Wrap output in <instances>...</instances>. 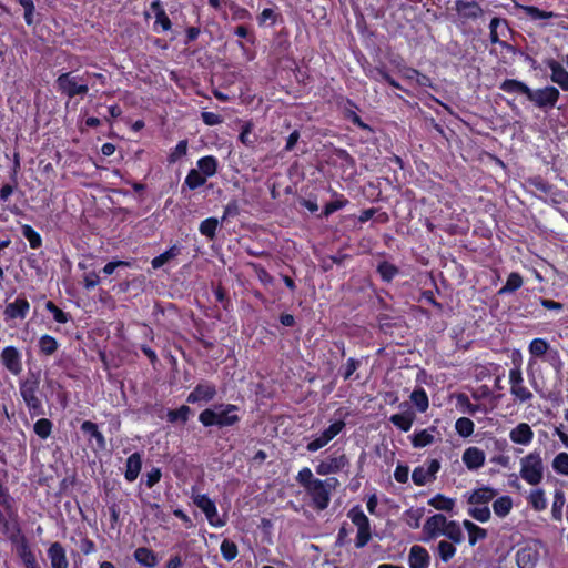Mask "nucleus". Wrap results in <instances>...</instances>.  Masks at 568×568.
<instances>
[{
  "instance_id": "nucleus-1",
  "label": "nucleus",
  "mask_w": 568,
  "mask_h": 568,
  "mask_svg": "<svg viewBox=\"0 0 568 568\" xmlns=\"http://www.w3.org/2000/svg\"><path fill=\"white\" fill-rule=\"evenodd\" d=\"M499 89L509 94L525 95L536 108L546 112L555 109L560 99V91L554 85L531 89L517 79H505L499 84Z\"/></svg>"
},
{
  "instance_id": "nucleus-2",
  "label": "nucleus",
  "mask_w": 568,
  "mask_h": 568,
  "mask_svg": "<svg viewBox=\"0 0 568 568\" xmlns=\"http://www.w3.org/2000/svg\"><path fill=\"white\" fill-rule=\"evenodd\" d=\"M40 387V379L37 375L31 374L20 383V395L30 410L31 416L43 415V406L41 399L38 397Z\"/></svg>"
},
{
  "instance_id": "nucleus-3",
  "label": "nucleus",
  "mask_w": 568,
  "mask_h": 568,
  "mask_svg": "<svg viewBox=\"0 0 568 568\" xmlns=\"http://www.w3.org/2000/svg\"><path fill=\"white\" fill-rule=\"evenodd\" d=\"M339 485L335 477L326 478L325 480L315 479V481L306 489L311 496L312 501L318 510H324L328 507L331 501V494Z\"/></svg>"
},
{
  "instance_id": "nucleus-4",
  "label": "nucleus",
  "mask_w": 568,
  "mask_h": 568,
  "mask_svg": "<svg viewBox=\"0 0 568 568\" xmlns=\"http://www.w3.org/2000/svg\"><path fill=\"white\" fill-rule=\"evenodd\" d=\"M57 91L69 99L77 95H85L89 92V84L84 75H74L73 72L61 73L55 79Z\"/></svg>"
},
{
  "instance_id": "nucleus-5",
  "label": "nucleus",
  "mask_w": 568,
  "mask_h": 568,
  "mask_svg": "<svg viewBox=\"0 0 568 568\" xmlns=\"http://www.w3.org/2000/svg\"><path fill=\"white\" fill-rule=\"evenodd\" d=\"M542 460L539 453H530L520 459V476L530 485H538L542 479Z\"/></svg>"
},
{
  "instance_id": "nucleus-6",
  "label": "nucleus",
  "mask_w": 568,
  "mask_h": 568,
  "mask_svg": "<svg viewBox=\"0 0 568 568\" xmlns=\"http://www.w3.org/2000/svg\"><path fill=\"white\" fill-rule=\"evenodd\" d=\"M348 517L357 527L356 547L363 548L371 540V525L368 517L358 507H354L348 511Z\"/></svg>"
},
{
  "instance_id": "nucleus-7",
  "label": "nucleus",
  "mask_w": 568,
  "mask_h": 568,
  "mask_svg": "<svg viewBox=\"0 0 568 568\" xmlns=\"http://www.w3.org/2000/svg\"><path fill=\"white\" fill-rule=\"evenodd\" d=\"M193 503L205 514L211 526L222 527L225 525V521L222 520L217 514L215 503L211 498H209L207 495H194Z\"/></svg>"
},
{
  "instance_id": "nucleus-8",
  "label": "nucleus",
  "mask_w": 568,
  "mask_h": 568,
  "mask_svg": "<svg viewBox=\"0 0 568 568\" xmlns=\"http://www.w3.org/2000/svg\"><path fill=\"white\" fill-rule=\"evenodd\" d=\"M510 394L521 403L532 398V393L524 385L523 374L519 367L509 372Z\"/></svg>"
},
{
  "instance_id": "nucleus-9",
  "label": "nucleus",
  "mask_w": 568,
  "mask_h": 568,
  "mask_svg": "<svg viewBox=\"0 0 568 568\" xmlns=\"http://www.w3.org/2000/svg\"><path fill=\"white\" fill-rule=\"evenodd\" d=\"M454 9L463 22L468 20L475 21L484 14L480 4L474 0H456Z\"/></svg>"
},
{
  "instance_id": "nucleus-10",
  "label": "nucleus",
  "mask_w": 568,
  "mask_h": 568,
  "mask_svg": "<svg viewBox=\"0 0 568 568\" xmlns=\"http://www.w3.org/2000/svg\"><path fill=\"white\" fill-rule=\"evenodd\" d=\"M345 427V423L343 420H338L333 423L328 428H326L318 437L311 440L306 448L308 452H316L324 446H326L335 436H337L342 429Z\"/></svg>"
},
{
  "instance_id": "nucleus-11",
  "label": "nucleus",
  "mask_w": 568,
  "mask_h": 568,
  "mask_svg": "<svg viewBox=\"0 0 568 568\" xmlns=\"http://www.w3.org/2000/svg\"><path fill=\"white\" fill-rule=\"evenodd\" d=\"M424 225L430 233H434L439 237V245H452L449 241H445L443 239V233L447 234L448 236H454L460 233V227L454 223L442 224L435 223L432 219H426Z\"/></svg>"
},
{
  "instance_id": "nucleus-12",
  "label": "nucleus",
  "mask_w": 568,
  "mask_h": 568,
  "mask_svg": "<svg viewBox=\"0 0 568 568\" xmlns=\"http://www.w3.org/2000/svg\"><path fill=\"white\" fill-rule=\"evenodd\" d=\"M348 465V459L344 454L332 455L327 459L322 460L316 466V473L322 476L336 474Z\"/></svg>"
},
{
  "instance_id": "nucleus-13",
  "label": "nucleus",
  "mask_w": 568,
  "mask_h": 568,
  "mask_svg": "<svg viewBox=\"0 0 568 568\" xmlns=\"http://www.w3.org/2000/svg\"><path fill=\"white\" fill-rule=\"evenodd\" d=\"M216 395V387L210 382H201L189 394L187 403L195 404L197 402H210Z\"/></svg>"
},
{
  "instance_id": "nucleus-14",
  "label": "nucleus",
  "mask_w": 568,
  "mask_h": 568,
  "mask_svg": "<svg viewBox=\"0 0 568 568\" xmlns=\"http://www.w3.org/2000/svg\"><path fill=\"white\" fill-rule=\"evenodd\" d=\"M341 99L345 101V106L343 109L344 118L347 121L352 122L357 128H359L361 130L373 133V128L369 124L365 123L356 113V110L358 109L357 104L349 98L341 97Z\"/></svg>"
},
{
  "instance_id": "nucleus-15",
  "label": "nucleus",
  "mask_w": 568,
  "mask_h": 568,
  "mask_svg": "<svg viewBox=\"0 0 568 568\" xmlns=\"http://www.w3.org/2000/svg\"><path fill=\"white\" fill-rule=\"evenodd\" d=\"M546 67L550 70L551 82L556 83L561 90L568 91V71L562 64L555 59H548Z\"/></svg>"
},
{
  "instance_id": "nucleus-16",
  "label": "nucleus",
  "mask_w": 568,
  "mask_h": 568,
  "mask_svg": "<svg viewBox=\"0 0 568 568\" xmlns=\"http://www.w3.org/2000/svg\"><path fill=\"white\" fill-rule=\"evenodd\" d=\"M539 560V551L536 545L521 547L516 554L519 568H534Z\"/></svg>"
},
{
  "instance_id": "nucleus-17",
  "label": "nucleus",
  "mask_w": 568,
  "mask_h": 568,
  "mask_svg": "<svg viewBox=\"0 0 568 568\" xmlns=\"http://www.w3.org/2000/svg\"><path fill=\"white\" fill-rule=\"evenodd\" d=\"M486 459L485 453L476 446L466 448L462 460L469 470H477L484 466Z\"/></svg>"
},
{
  "instance_id": "nucleus-18",
  "label": "nucleus",
  "mask_w": 568,
  "mask_h": 568,
  "mask_svg": "<svg viewBox=\"0 0 568 568\" xmlns=\"http://www.w3.org/2000/svg\"><path fill=\"white\" fill-rule=\"evenodd\" d=\"M30 308L27 298L19 296L13 302H9L4 308V316L8 320H24Z\"/></svg>"
},
{
  "instance_id": "nucleus-19",
  "label": "nucleus",
  "mask_w": 568,
  "mask_h": 568,
  "mask_svg": "<svg viewBox=\"0 0 568 568\" xmlns=\"http://www.w3.org/2000/svg\"><path fill=\"white\" fill-rule=\"evenodd\" d=\"M1 361L6 368L14 375L22 371L20 354L13 346L6 347L1 353Z\"/></svg>"
},
{
  "instance_id": "nucleus-20",
  "label": "nucleus",
  "mask_w": 568,
  "mask_h": 568,
  "mask_svg": "<svg viewBox=\"0 0 568 568\" xmlns=\"http://www.w3.org/2000/svg\"><path fill=\"white\" fill-rule=\"evenodd\" d=\"M447 523L448 521L444 515L436 514L426 520L424 524V531L429 536V538H435L443 535Z\"/></svg>"
},
{
  "instance_id": "nucleus-21",
  "label": "nucleus",
  "mask_w": 568,
  "mask_h": 568,
  "mask_svg": "<svg viewBox=\"0 0 568 568\" xmlns=\"http://www.w3.org/2000/svg\"><path fill=\"white\" fill-rule=\"evenodd\" d=\"M48 558L52 568H68L65 550L60 542H53L48 549Z\"/></svg>"
},
{
  "instance_id": "nucleus-22",
  "label": "nucleus",
  "mask_w": 568,
  "mask_h": 568,
  "mask_svg": "<svg viewBox=\"0 0 568 568\" xmlns=\"http://www.w3.org/2000/svg\"><path fill=\"white\" fill-rule=\"evenodd\" d=\"M217 410V426H232L239 422V416L236 414H232L237 410V407L232 404L220 405L215 407Z\"/></svg>"
},
{
  "instance_id": "nucleus-23",
  "label": "nucleus",
  "mask_w": 568,
  "mask_h": 568,
  "mask_svg": "<svg viewBox=\"0 0 568 568\" xmlns=\"http://www.w3.org/2000/svg\"><path fill=\"white\" fill-rule=\"evenodd\" d=\"M513 443L519 445H528L534 438V432L527 423H520L509 433Z\"/></svg>"
},
{
  "instance_id": "nucleus-24",
  "label": "nucleus",
  "mask_w": 568,
  "mask_h": 568,
  "mask_svg": "<svg viewBox=\"0 0 568 568\" xmlns=\"http://www.w3.org/2000/svg\"><path fill=\"white\" fill-rule=\"evenodd\" d=\"M500 27H503V29H508L507 20L499 17H494L489 23L490 42L493 44H499L500 47L506 48L509 51L514 50V47L511 44L500 40L499 33H497V29H499Z\"/></svg>"
},
{
  "instance_id": "nucleus-25",
  "label": "nucleus",
  "mask_w": 568,
  "mask_h": 568,
  "mask_svg": "<svg viewBox=\"0 0 568 568\" xmlns=\"http://www.w3.org/2000/svg\"><path fill=\"white\" fill-rule=\"evenodd\" d=\"M332 195H333L334 200L327 202L324 205L320 217L327 219L328 216H331L336 211L342 210V209L346 207L349 204V200L347 197H345L344 194H341V193H338L336 191H333Z\"/></svg>"
},
{
  "instance_id": "nucleus-26",
  "label": "nucleus",
  "mask_w": 568,
  "mask_h": 568,
  "mask_svg": "<svg viewBox=\"0 0 568 568\" xmlns=\"http://www.w3.org/2000/svg\"><path fill=\"white\" fill-rule=\"evenodd\" d=\"M410 568H428L429 555L427 550L420 546H413L408 556Z\"/></svg>"
},
{
  "instance_id": "nucleus-27",
  "label": "nucleus",
  "mask_w": 568,
  "mask_h": 568,
  "mask_svg": "<svg viewBox=\"0 0 568 568\" xmlns=\"http://www.w3.org/2000/svg\"><path fill=\"white\" fill-rule=\"evenodd\" d=\"M18 556L23 561L27 568H39L34 555L32 554L28 541L24 537H21L16 545Z\"/></svg>"
},
{
  "instance_id": "nucleus-28",
  "label": "nucleus",
  "mask_w": 568,
  "mask_h": 568,
  "mask_svg": "<svg viewBox=\"0 0 568 568\" xmlns=\"http://www.w3.org/2000/svg\"><path fill=\"white\" fill-rule=\"evenodd\" d=\"M142 468V457L140 453H133L126 459L124 477L128 481H134Z\"/></svg>"
},
{
  "instance_id": "nucleus-29",
  "label": "nucleus",
  "mask_w": 568,
  "mask_h": 568,
  "mask_svg": "<svg viewBox=\"0 0 568 568\" xmlns=\"http://www.w3.org/2000/svg\"><path fill=\"white\" fill-rule=\"evenodd\" d=\"M415 417H416L415 413L413 410L408 409L400 414L392 415L389 420L393 425H395L402 432H408L412 428Z\"/></svg>"
},
{
  "instance_id": "nucleus-30",
  "label": "nucleus",
  "mask_w": 568,
  "mask_h": 568,
  "mask_svg": "<svg viewBox=\"0 0 568 568\" xmlns=\"http://www.w3.org/2000/svg\"><path fill=\"white\" fill-rule=\"evenodd\" d=\"M196 165L205 178H211L217 172L219 161L214 155H205L197 160Z\"/></svg>"
},
{
  "instance_id": "nucleus-31",
  "label": "nucleus",
  "mask_w": 568,
  "mask_h": 568,
  "mask_svg": "<svg viewBox=\"0 0 568 568\" xmlns=\"http://www.w3.org/2000/svg\"><path fill=\"white\" fill-rule=\"evenodd\" d=\"M207 178H205L197 169H191L186 174L184 182L182 184V191L190 190L194 191L206 183Z\"/></svg>"
},
{
  "instance_id": "nucleus-32",
  "label": "nucleus",
  "mask_w": 568,
  "mask_h": 568,
  "mask_svg": "<svg viewBox=\"0 0 568 568\" xmlns=\"http://www.w3.org/2000/svg\"><path fill=\"white\" fill-rule=\"evenodd\" d=\"M372 219H374V221L376 223L383 224V223L388 222L389 216L386 212L381 211V209H378V207H369V209L363 210L357 217V220L361 224H364Z\"/></svg>"
},
{
  "instance_id": "nucleus-33",
  "label": "nucleus",
  "mask_w": 568,
  "mask_h": 568,
  "mask_svg": "<svg viewBox=\"0 0 568 568\" xmlns=\"http://www.w3.org/2000/svg\"><path fill=\"white\" fill-rule=\"evenodd\" d=\"M253 131L254 123L248 120L242 124L241 132L239 134V141L250 149L254 148L255 143L257 142V135Z\"/></svg>"
},
{
  "instance_id": "nucleus-34",
  "label": "nucleus",
  "mask_w": 568,
  "mask_h": 568,
  "mask_svg": "<svg viewBox=\"0 0 568 568\" xmlns=\"http://www.w3.org/2000/svg\"><path fill=\"white\" fill-rule=\"evenodd\" d=\"M20 235L29 242L31 248H39L42 245L40 233L29 224L20 226Z\"/></svg>"
},
{
  "instance_id": "nucleus-35",
  "label": "nucleus",
  "mask_w": 568,
  "mask_h": 568,
  "mask_svg": "<svg viewBox=\"0 0 568 568\" xmlns=\"http://www.w3.org/2000/svg\"><path fill=\"white\" fill-rule=\"evenodd\" d=\"M496 490L489 487H483L477 490H475L468 501L469 504H478V505H486L488 501H490L496 496Z\"/></svg>"
},
{
  "instance_id": "nucleus-36",
  "label": "nucleus",
  "mask_w": 568,
  "mask_h": 568,
  "mask_svg": "<svg viewBox=\"0 0 568 568\" xmlns=\"http://www.w3.org/2000/svg\"><path fill=\"white\" fill-rule=\"evenodd\" d=\"M189 150V142L186 139H183L178 142V144L172 148L168 154L166 162L169 165L175 164L179 162L182 158H184L187 154Z\"/></svg>"
},
{
  "instance_id": "nucleus-37",
  "label": "nucleus",
  "mask_w": 568,
  "mask_h": 568,
  "mask_svg": "<svg viewBox=\"0 0 568 568\" xmlns=\"http://www.w3.org/2000/svg\"><path fill=\"white\" fill-rule=\"evenodd\" d=\"M135 560L145 566V567H154L158 562L154 552L145 547H140L134 551Z\"/></svg>"
},
{
  "instance_id": "nucleus-38",
  "label": "nucleus",
  "mask_w": 568,
  "mask_h": 568,
  "mask_svg": "<svg viewBox=\"0 0 568 568\" xmlns=\"http://www.w3.org/2000/svg\"><path fill=\"white\" fill-rule=\"evenodd\" d=\"M81 429L90 435L91 437H93L95 440H97V444H98V447L100 449H104L105 448V438L104 436L102 435V433L98 429V426L97 424L90 422V420H85L82 423L81 425Z\"/></svg>"
},
{
  "instance_id": "nucleus-39",
  "label": "nucleus",
  "mask_w": 568,
  "mask_h": 568,
  "mask_svg": "<svg viewBox=\"0 0 568 568\" xmlns=\"http://www.w3.org/2000/svg\"><path fill=\"white\" fill-rule=\"evenodd\" d=\"M463 525L468 532L469 544L471 546H474L477 540L484 539L486 537V530L475 525L470 520H464Z\"/></svg>"
},
{
  "instance_id": "nucleus-40",
  "label": "nucleus",
  "mask_w": 568,
  "mask_h": 568,
  "mask_svg": "<svg viewBox=\"0 0 568 568\" xmlns=\"http://www.w3.org/2000/svg\"><path fill=\"white\" fill-rule=\"evenodd\" d=\"M523 285V277L518 273H510L506 284L498 291L499 295L513 293Z\"/></svg>"
},
{
  "instance_id": "nucleus-41",
  "label": "nucleus",
  "mask_w": 568,
  "mask_h": 568,
  "mask_svg": "<svg viewBox=\"0 0 568 568\" xmlns=\"http://www.w3.org/2000/svg\"><path fill=\"white\" fill-rule=\"evenodd\" d=\"M428 504L438 510L450 511L455 505L454 499L437 494L428 500Z\"/></svg>"
},
{
  "instance_id": "nucleus-42",
  "label": "nucleus",
  "mask_w": 568,
  "mask_h": 568,
  "mask_svg": "<svg viewBox=\"0 0 568 568\" xmlns=\"http://www.w3.org/2000/svg\"><path fill=\"white\" fill-rule=\"evenodd\" d=\"M410 400L420 413L427 410L429 402L426 392L422 388L415 389L410 395Z\"/></svg>"
},
{
  "instance_id": "nucleus-43",
  "label": "nucleus",
  "mask_w": 568,
  "mask_h": 568,
  "mask_svg": "<svg viewBox=\"0 0 568 568\" xmlns=\"http://www.w3.org/2000/svg\"><path fill=\"white\" fill-rule=\"evenodd\" d=\"M511 507L513 501L511 498L508 496L500 497L493 504L494 513L499 517H505L506 515H508Z\"/></svg>"
},
{
  "instance_id": "nucleus-44",
  "label": "nucleus",
  "mask_w": 568,
  "mask_h": 568,
  "mask_svg": "<svg viewBox=\"0 0 568 568\" xmlns=\"http://www.w3.org/2000/svg\"><path fill=\"white\" fill-rule=\"evenodd\" d=\"M524 11L531 20H542L557 17L555 12L545 11L535 6H526L524 7Z\"/></svg>"
},
{
  "instance_id": "nucleus-45",
  "label": "nucleus",
  "mask_w": 568,
  "mask_h": 568,
  "mask_svg": "<svg viewBox=\"0 0 568 568\" xmlns=\"http://www.w3.org/2000/svg\"><path fill=\"white\" fill-rule=\"evenodd\" d=\"M443 535L448 537L450 540H453L456 544L462 542L464 539V534H463L459 525L456 521H448Z\"/></svg>"
},
{
  "instance_id": "nucleus-46",
  "label": "nucleus",
  "mask_w": 568,
  "mask_h": 568,
  "mask_svg": "<svg viewBox=\"0 0 568 568\" xmlns=\"http://www.w3.org/2000/svg\"><path fill=\"white\" fill-rule=\"evenodd\" d=\"M529 501L532 508L537 511L544 510L547 507L545 493L541 489H535L529 495Z\"/></svg>"
},
{
  "instance_id": "nucleus-47",
  "label": "nucleus",
  "mask_w": 568,
  "mask_h": 568,
  "mask_svg": "<svg viewBox=\"0 0 568 568\" xmlns=\"http://www.w3.org/2000/svg\"><path fill=\"white\" fill-rule=\"evenodd\" d=\"M565 495L561 490H556L551 507V514L554 519L560 520L562 516V507L565 505Z\"/></svg>"
},
{
  "instance_id": "nucleus-48",
  "label": "nucleus",
  "mask_w": 568,
  "mask_h": 568,
  "mask_svg": "<svg viewBox=\"0 0 568 568\" xmlns=\"http://www.w3.org/2000/svg\"><path fill=\"white\" fill-rule=\"evenodd\" d=\"M217 225H219L217 219L207 217L201 222L200 232H201V234L212 239L215 235Z\"/></svg>"
},
{
  "instance_id": "nucleus-49",
  "label": "nucleus",
  "mask_w": 568,
  "mask_h": 568,
  "mask_svg": "<svg viewBox=\"0 0 568 568\" xmlns=\"http://www.w3.org/2000/svg\"><path fill=\"white\" fill-rule=\"evenodd\" d=\"M39 346L45 355H52L58 349V342L50 335H43L39 341Z\"/></svg>"
},
{
  "instance_id": "nucleus-50",
  "label": "nucleus",
  "mask_w": 568,
  "mask_h": 568,
  "mask_svg": "<svg viewBox=\"0 0 568 568\" xmlns=\"http://www.w3.org/2000/svg\"><path fill=\"white\" fill-rule=\"evenodd\" d=\"M434 442V436L430 430L424 429L416 433L413 437L414 447H425Z\"/></svg>"
},
{
  "instance_id": "nucleus-51",
  "label": "nucleus",
  "mask_w": 568,
  "mask_h": 568,
  "mask_svg": "<svg viewBox=\"0 0 568 568\" xmlns=\"http://www.w3.org/2000/svg\"><path fill=\"white\" fill-rule=\"evenodd\" d=\"M456 430L463 437H468L474 433V423L467 417H460L456 422Z\"/></svg>"
},
{
  "instance_id": "nucleus-52",
  "label": "nucleus",
  "mask_w": 568,
  "mask_h": 568,
  "mask_svg": "<svg viewBox=\"0 0 568 568\" xmlns=\"http://www.w3.org/2000/svg\"><path fill=\"white\" fill-rule=\"evenodd\" d=\"M172 28V22H171V19L169 18V16L165 13H161V14H158V17L155 18V21L153 23V31L159 33V32H166L169 30H171Z\"/></svg>"
},
{
  "instance_id": "nucleus-53",
  "label": "nucleus",
  "mask_w": 568,
  "mask_h": 568,
  "mask_svg": "<svg viewBox=\"0 0 568 568\" xmlns=\"http://www.w3.org/2000/svg\"><path fill=\"white\" fill-rule=\"evenodd\" d=\"M52 430V423L47 418H41L34 424V433L45 439L50 436Z\"/></svg>"
},
{
  "instance_id": "nucleus-54",
  "label": "nucleus",
  "mask_w": 568,
  "mask_h": 568,
  "mask_svg": "<svg viewBox=\"0 0 568 568\" xmlns=\"http://www.w3.org/2000/svg\"><path fill=\"white\" fill-rule=\"evenodd\" d=\"M549 349V344L542 338H535L529 344V352L534 356H542Z\"/></svg>"
},
{
  "instance_id": "nucleus-55",
  "label": "nucleus",
  "mask_w": 568,
  "mask_h": 568,
  "mask_svg": "<svg viewBox=\"0 0 568 568\" xmlns=\"http://www.w3.org/2000/svg\"><path fill=\"white\" fill-rule=\"evenodd\" d=\"M237 546L233 541L229 539L222 541L221 554L225 560H233L237 556Z\"/></svg>"
},
{
  "instance_id": "nucleus-56",
  "label": "nucleus",
  "mask_w": 568,
  "mask_h": 568,
  "mask_svg": "<svg viewBox=\"0 0 568 568\" xmlns=\"http://www.w3.org/2000/svg\"><path fill=\"white\" fill-rule=\"evenodd\" d=\"M437 550L440 559L445 562L453 558L456 552V548L453 546V544L446 540L439 541Z\"/></svg>"
},
{
  "instance_id": "nucleus-57",
  "label": "nucleus",
  "mask_w": 568,
  "mask_h": 568,
  "mask_svg": "<svg viewBox=\"0 0 568 568\" xmlns=\"http://www.w3.org/2000/svg\"><path fill=\"white\" fill-rule=\"evenodd\" d=\"M552 467L557 473L568 476V454L567 453L558 454L554 458Z\"/></svg>"
},
{
  "instance_id": "nucleus-58",
  "label": "nucleus",
  "mask_w": 568,
  "mask_h": 568,
  "mask_svg": "<svg viewBox=\"0 0 568 568\" xmlns=\"http://www.w3.org/2000/svg\"><path fill=\"white\" fill-rule=\"evenodd\" d=\"M377 271L381 274L382 278L387 282L392 281L393 277L398 273L397 267L387 262L381 263L377 267Z\"/></svg>"
},
{
  "instance_id": "nucleus-59",
  "label": "nucleus",
  "mask_w": 568,
  "mask_h": 568,
  "mask_svg": "<svg viewBox=\"0 0 568 568\" xmlns=\"http://www.w3.org/2000/svg\"><path fill=\"white\" fill-rule=\"evenodd\" d=\"M406 516V523L412 528H418L420 524V519L424 516V509L417 508V509H409L405 514Z\"/></svg>"
},
{
  "instance_id": "nucleus-60",
  "label": "nucleus",
  "mask_w": 568,
  "mask_h": 568,
  "mask_svg": "<svg viewBox=\"0 0 568 568\" xmlns=\"http://www.w3.org/2000/svg\"><path fill=\"white\" fill-rule=\"evenodd\" d=\"M190 412V407L183 405L179 409L170 410L168 413V418L171 423H174L176 420H182L183 423H185L189 418Z\"/></svg>"
},
{
  "instance_id": "nucleus-61",
  "label": "nucleus",
  "mask_w": 568,
  "mask_h": 568,
  "mask_svg": "<svg viewBox=\"0 0 568 568\" xmlns=\"http://www.w3.org/2000/svg\"><path fill=\"white\" fill-rule=\"evenodd\" d=\"M216 417H217V410H215V408L214 409L206 408L200 414L199 419L204 426L207 427V426L217 425Z\"/></svg>"
},
{
  "instance_id": "nucleus-62",
  "label": "nucleus",
  "mask_w": 568,
  "mask_h": 568,
  "mask_svg": "<svg viewBox=\"0 0 568 568\" xmlns=\"http://www.w3.org/2000/svg\"><path fill=\"white\" fill-rule=\"evenodd\" d=\"M315 479L316 478L313 477L312 470L307 467L301 469L296 477V480L305 488V490L315 481Z\"/></svg>"
},
{
  "instance_id": "nucleus-63",
  "label": "nucleus",
  "mask_w": 568,
  "mask_h": 568,
  "mask_svg": "<svg viewBox=\"0 0 568 568\" xmlns=\"http://www.w3.org/2000/svg\"><path fill=\"white\" fill-rule=\"evenodd\" d=\"M278 14L272 8H265L257 16V22L260 26L265 24L267 21H271V24L274 26L277 22Z\"/></svg>"
},
{
  "instance_id": "nucleus-64",
  "label": "nucleus",
  "mask_w": 568,
  "mask_h": 568,
  "mask_svg": "<svg viewBox=\"0 0 568 568\" xmlns=\"http://www.w3.org/2000/svg\"><path fill=\"white\" fill-rule=\"evenodd\" d=\"M469 514L473 518L481 523H485L490 518V510L486 505L471 508Z\"/></svg>"
}]
</instances>
